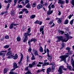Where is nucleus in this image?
Here are the masks:
<instances>
[{
    "mask_svg": "<svg viewBox=\"0 0 74 74\" xmlns=\"http://www.w3.org/2000/svg\"><path fill=\"white\" fill-rule=\"evenodd\" d=\"M69 56L67 55H64L63 56H60L59 58L60 59L61 58L60 60V61L62 62V61H64L65 63H66V58H67V57H69Z\"/></svg>",
    "mask_w": 74,
    "mask_h": 74,
    "instance_id": "nucleus-1",
    "label": "nucleus"
},
{
    "mask_svg": "<svg viewBox=\"0 0 74 74\" xmlns=\"http://www.w3.org/2000/svg\"><path fill=\"white\" fill-rule=\"evenodd\" d=\"M51 68L50 67H49L47 69V73L48 74H49V73H50L51 71Z\"/></svg>",
    "mask_w": 74,
    "mask_h": 74,
    "instance_id": "nucleus-11",
    "label": "nucleus"
},
{
    "mask_svg": "<svg viewBox=\"0 0 74 74\" xmlns=\"http://www.w3.org/2000/svg\"><path fill=\"white\" fill-rule=\"evenodd\" d=\"M22 60H20L19 62H18L19 65L20 66H22Z\"/></svg>",
    "mask_w": 74,
    "mask_h": 74,
    "instance_id": "nucleus-36",
    "label": "nucleus"
},
{
    "mask_svg": "<svg viewBox=\"0 0 74 74\" xmlns=\"http://www.w3.org/2000/svg\"><path fill=\"white\" fill-rule=\"evenodd\" d=\"M28 51L29 52H31L32 51V49L29 48L28 49Z\"/></svg>",
    "mask_w": 74,
    "mask_h": 74,
    "instance_id": "nucleus-64",
    "label": "nucleus"
},
{
    "mask_svg": "<svg viewBox=\"0 0 74 74\" xmlns=\"http://www.w3.org/2000/svg\"><path fill=\"white\" fill-rule=\"evenodd\" d=\"M71 64L72 65V66L73 67L72 70L73 71H74V60H73V57H71Z\"/></svg>",
    "mask_w": 74,
    "mask_h": 74,
    "instance_id": "nucleus-5",
    "label": "nucleus"
},
{
    "mask_svg": "<svg viewBox=\"0 0 74 74\" xmlns=\"http://www.w3.org/2000/svg\"><path fill=\"white\" fill-rule=\"evenodd\" d=\"M27 73H28V74H32V73H31V72H30V71H28Z\"/></svg>",
    "mask_w": 74,
    "mask_h": 74,
    "instance_id": "nucleus-54",
    "label": "nucleus"
},
{
    "mask_svg": "<svg viewBox=\"0 0 74 74\" xmlns=\"http://www.w3.org/2000/svg\"><path fill=\"white\" fill-rule=\"evenodd\" d=\"M43 1H42V0H41V2H40V4H43V6L44 5V4H43Z\"/></svg>",
    "mask_w": 74,
    "mask_h": 74,
    "instance_id": "nucleus-57",
    "label": "nucleus"
},
{
    "mask_svg": "<svg viewBox=\"0 0 74 74\" xmlns=\"http://www.w3.org/2000/svg\"><path fill=\"white\" fill-rule=\"evenodd\" d=\"M13 25H14V23H12L10 25L9 28L10 29H12L14 27V26H13Z\"/></svg>",
    "mask_w": 74,
    "mask_h": 74,
    "instance_id": "nucleus-19",
    "label": "nucleus"
},
{
    "mask_svg": "<svg viewBox=\"0 0 74 74\" xmlns=\"http://www.w3.org/2000/svg\"><path fill=\"white\" fill-rule=\"evenodd\" d=\"M28 31L27 32V33H30V31H31V29H30V28L28 29Z\"/></svg>",
    "mask_w": 74,
    "mask_h": 74,
    "instance_id": "nucleus-43",
    "label": "nucleus"
},
{
    "mask_svg": "<svg viewBox=\"0 0 74 74\" xmlns=\"http://www.w3.org/2000/svg\"><path fill=\"white\" fill-rule=\"evenodd\" d=\"M44 26H41L40 27V32H41L42 31H43V30H44Z\"/></svg>",
    "mask_w": 74,
    "mask_h": 74,
    "instance_id": "nucleus-14",
    "label": "nucleus"
},
{
    "mask_svg": "<svg viewBox=\"0 0 74 74\" xmlns=\"http://www.w3.org/2000/svg\"><path fill=\"white\" fill-rule=\"evenodd\" d=\"M11 15L12 16H13V15H14V10H12V11L10 12Z\"/></svg>",
    "mask_w": 74,
    "mask_h": 74,
    "instance_id": "nucleus-22",
    "label": "nucleus"
},
{
    "mask_svg": "<svg viewBox=\"0 0 74 74\" xmlns=\"http://www.w3.org/2000/svg\"><path fill=\"white\" fill-rule=\"evenodd\" d=\"M7 69L5 68L3 70V73L4 74H5V73H7Z\"/></svg>",
    "mask_w": 74,
    "mask_h": 74,
    "instance_id": "nucleus-29",
    "label": "nucleus"
},
{
    "mask_svg": "<svg viewBox=\"0 0 74 74\" xmlns=\"http://www.w3.org/2000/svg\"><path fill=\"white\" fill-rule=\"evenodd\" d=\"M14 54L11 53L10 55L8 57V59L11 58L12 57H13V56H14Z\"/></svg>",
    "mask_w": 74,
    "mask_h": 74,
    "instance_id": "nucleus-17",
    "label": "nucleus"
},
{
    "mask_svg": "<svg viewBox=\"0 0 74 74\" xmlns=\"http://www.w3.org/2000/svg\"><path fill=\"white\" fill-rule=\"evenodd\" d=\"M18 1V0H14V6L16 5V2L17 1Z\"/></svg>",
    "mask_w": 74,
    "mask_h": 74,
    "instance_id": "nucleus-35",
    "label": "nucleus"
},
{
    "mask_svg": "<svg viewBox=\"0 0 74 74\" xmlns=\"http://www.w3.org/2000/svg\"><path fill=\"white\" fill-rule=\"evenodd\" d=\"M18 67L17 66V64H16V63H13V68L16 69L18 68Z\"/></svg>",
    "mask_w": 74,
    "mask_h": 74,
    "instance_id": "nucleus-18",
    "label": "nucleus"
},
{
    "mask_svg": "<svg viewBox=\"0 0 74 74\" xmlns=\"http://www.w3.org/2000/svg\"><path fill=\"white\" fill-rule=\"evenodd\" d=\"M18 55L17 54H16L13 57V58L14 59H18Z\"/></svg>",
    "mask_w": 74,
    "mask_h": 74,
    "instance_id": "nucleus-15",
    "label": "nucleus"
},
{
    "mask_svg": "<svg viewBox=\"0 0 74 74\" xmlns=\"http://www.w3.org/2000/svg\"><path fill=\"white\" fill-rule=\"evenodd\" d=\"M62 18H59V19L57 21L58 23H59V24H60L62 22Z\"/></svg>",
    "mask_w": 74,
    "mask_h": 74,
    "instance_id": "nucleus-20",
    "label": "nucleus"
},
{
    "mask_svg": "<svg viewBox=\"0 0 74 74\" xmlns=\"http://www.w3.org/2000/svg\"><path fill=\"white\" fill-rule=\"evenodd\" d=\"M8 13V12H1V13L0 14V15H4V14H6Z\"/></svg>",
    "mask_w": 74,
    "mask_h": 74,
    "instance_id": "nucleus-26",
    "label": "nucleus"
},
{
    "mask_svg": "<svg viewBox=\"0 0 74 74\" xmlns=\"http://www.w3.org/2000/svg\"><path fill=\"white\" fill-rule=\"evenodd\" d=\"M68 23H69V20L67 19L64 21V24H65V25H67V24H68Z\"/></svg>",
    "mask_w": 74,
    "mask_h": 74,
    "instance_id": "nucleus-25",
    "label": "nucleus"
},
{
    "mask_svg": "<svg viewBox=\"0 0 74 74\" xmlns=\"http://www.w3.org/2000/svg\"><path fill=\"white\" fill-rule=\"evenodd\" d=\"M51 7L52 8H55V5L54 4L52 5H51Z\"/></svg>",
    "mask_w": 74,
    "mask_h": 74,
    "instance_id": "nucleus-53",
    "label": "nucleus"
},
{
    "mask_svg": "<svg viewBox=\"0 0 74 74\" xmlns=\"http://www.w3.org/2000/svg\"><path fill=\"white\" fill-rule=\"evenodd\" d=\"M31 54L32 55V56L31 58V59L32 60H35V59H36V58H35V57H34V56L33 54L32 53Z\"/></svg>",
    "mask_w": 74,
    "mask_h": 74,
    "instance_id": "nucleus-21",
    "label": "nucleus"
},
{
    "mask_svg": "<svg viewBox=\"0 0 74 74\" xmlns=\"http://www.w3.org/2000/svg\"><path fill=\"white\" fill-rule=\"evenodd\" d=\"M5 38L6 39H8L10 38V36L8 35H6L5 36Z\"/></svg>",
    "mask_w": 74,
    "mask_h": 74,
    "instance_id": "nucleus-46",
    "label": "nucleus"
},
{
    "mask_svg": "<svg viewBox=\"0 0 74 74\" xmlns=\"http://www.w3.org/2000/svg\"><path fill=\"white\" fill-rule=\"evenodd\" d=\"M21 3H22L24 5H26V3H25V2L23 1L21 2Z\"/></svg>",
    "mask_w": 74,
    "mask_h": 74,
    "instance_id": "nucleus-51",
    "label": "nucleus"
},
{
    "mask_svg": "<svg viewBox=\"0 0 74 74\" xmlns=\"http://www.w3.org/2000/svg\"><path fill=\"white\" fill-rule=\"evenodd\" d=\"M44 5L45 6H46V7H47V6H48V3H45Z\"/></svg>",
    "mask_w": 74,
    "mask_h": 74,
    "instance_id": "nucleus-58",
    "label": "nucleus"
},
{
    "mask_svg": "<svg viewBox=\"0 0 74 74\" xmlns=\"http://www.w3.org/2000/svg\"><path fill=\"white\" fill-rule=\"evenodd\" d=\"M29 58H30V57H29V56H27V62H28V60H29Z\"/></svg>",
    "mask_w": 74,
    "mask_h": 74,
    "instance_id": "nucleus-55",
    "label": "nucleus"
},
{
    "mask_svg": "<svg viewBox=\"0 0 74 74\" xmlns=\"http://www.w3.org/2000/svg\"><path fill=\"white\" fill-rule=\"evenodd\" d=\"M53 23V25H51V26L50 27H53L55 26V23H53V22L52 21H50L49 23V25H52Z\"/></svg>",
    "mask_w": 74,
    "mask_h": 74,
    "instance_id": "nucleus-16",
    "label": "nucleus"
},
{
    "mask_svg": "<svg viewBox=\"0 0 74 74\" xmlns=\"http://www.w3.org/2000/svg\"><path fill=\"white\" fill-rule=\"evenodd\" d=\"M71 49V48L69 47H67L66 48V50H68V52H69Z\"/></svg>",
    "mask_w": 74,
    "mask_h": 74,
    "instance_id": "nucleus-39",
    "label": "nucleus"
},
{
    "mask_svg": "<svg viewBox=\"0 0 74 74\" xmlns=\"http://www.w3.org/2000/svg\"><path fill=\"white\" fill-rule=\"evenodd\" d=\"M66 64L67 65V66H66L67 67L68 69H69L70 71H71V70H72V67H71V66H69V64H68V63H66Z\"/></svg>",
    "mask_w": 74,
    "mask_h": 74,
    "instance_id": "nucleus-10",
    "label": "nucleus"
},
{
    "mask_svg": "<svg viewBox=\"0 0 74 74\" xmlns=\"http://www.w3.org/2000/svg\"><path fill=\"white\" fill-rule=\"evenodd\" d=\"M39 51H40V52H43V49L42 48V47H40Z\"/></svg>",
    "mask_w": 74,
    "mask_h": 74,
    "instance_id": "nucleus-30",
    "label": "nucleus"
},
{
    "mask_svg": "<svg viewBox=\"0 0 74 74\" xmlns=\"http://www.w3.org/2000/svg\"><path fill=\"white\" fill-rule=\"evenodd\" d=\"M15 72L13 71H10L9 73V74H14Z\"/></svg>",
    "mask_w": 74,
    "mask_h": 74,
    "instance_id": "nucleus-48",
    "label": "nucleus"
},
{
    "mask_svg": "<svg viewBox=\"0 0 74 74\" xmlns=\"http://www.w3.org/2000/svg\"><path fill=\"white\" fill-rule=\"evenodd\" d=\"M32 35V34H29L28 33L26 32L24 34V36L25 37V38H27V36H30Z\"/></svg>",
    "mask_w": 74,
    "mask_h": 74,
    "instance_id": "nucleus-7",
    "label": "nucleus"
},
{
    "mask_svg": "<svg viewBox=\"0 0 74 74\" xmlns=\"http://www.w3.org/2000/svg\"><path fill=\"white\" fill-rule=\"evenodd\" d=\"M10 47V46L9 45H6L3 48H8L9 47Z\"/></svg>",
    "mask_w": 74,
    "mask_h": 74,
    "instance_id": "nucleus-38",
    "label": "nucleus"
},
{
    "mask_svg": "<svg viewBox=\"0 0 74 74\" xmlns=\"http://www.w3.org/2000/svg\"><path fill=\"white\" fill-rule=\"evenodd\" d=\"M64 68V66H61L59 68L58 71L59 72V74H62V73H63V70L62 68L63 69V70H65V71H66V70H67V68Z\"/></svg>",
    "mask_w": 74,
    "mask_h": 74,
    "instance_id": "nucleus-2",
    "label": "nucleus"
},
{
    "mask_svg": "<svg viewBox=\"0 0 74 74\" xmlns=\"http://www.w3.org/2000/svg\"><path fill=\"white\" fill-rule=\"evenodd\" d=\"M37 7L38 10H40V9L42 8V5L39 4L37 5Z\"/></svg>",
    "mask_w": 74,
    "mask_h": 74,
    "instance_id": "nucleus-9",
    "label": "nucleus"
},
{
    "mask_svg": "<svg viewBox=\"0 0 74 74\" xmlns=\"http://www.w3.org/2000/svg\"><path fill=\"white\" fill-rule=\"evenodd\" d=\"M72 53H73V51H71L68 52V53H66V54H68V55H71V54H72Z\"/></svg>",
    "mask_w": 74,
    "mask_h": 74,
    "instance_id": "nucleus-27",
    "label": "nucleus"
},
{
    "mask_svg": "<svg viewBox=\"0 0 74 74\" xmlns=\"http://www.w3.org/2000/svg\"><path fill=\"white\" fill-rule=\"evenodd\" d=\"M37 67H41V65L39 64H38L36 65Z\"/></svg>",
    "mask_w": 74,
    "mask_h": 74,
    "instance_id": "nucleus-61",
    "label": "nucleus"
},
{
    "mask_svg": "<svg viewBox=\"0 0 74 74\" xmlns=\"http://www.w3.org/2000/svg\"><path fill=\"white\" fill-rule=\"evenodd\" d=\"M34 54L35 56H38V52L36 50L35 52H34Z\"/></svg>",
    "mask_w": 74,
    "mask_h": 74,
    "instance_id": "nucleus-37",
    "label": "nucleus"
},
{
    "mask_svg": "<svg viewBox=\"0 0 74 74\" xmlns=\"http://www.w3.org/2000/svg\"><path fill=\"white\" fill-rule=\"evenodd\" d=\"M73 22H74V19H72L71 21L70 22V24H71L72 25H73Z\"/></svg>",
    "mask_w": 74,
    "mask_h": 74,
    "instance_id": "nucleus-45",
    "label": "nucleus"
},
{
    "mask_svg": "<svg viewBox=\"0 0 74 74\" xmlns=\"http://www.w3.org/2000/svg\"><path fill=\"white\" fill-rule=\"evenodd\" d=\"M27 9H24L22 10V11L23 12H25V11H27Z\"/></svg>",
    "mask_w": 74,
    "mask_h": 74,
    "instance_id": "nucleus-50",
    "label": "nucleus"
},
{
    "mask_svg": "<svg viewBox=\"0 0 74 74\" xmlns=\"http://www.w3.org/2000/svg\"><path fill=\"white\" fill-rule=\"evenodd\" d=\"M11 53H12V51H10L8 52L7 53L6 56H8V55H9V56L10 55Z\"/></svg>",
    "mask_w": 74,
    "mask_h": 74,
    "instance_id": "nucleus-32",
    "label": "nucleus"
},
{
    "mask_svg": "<svg viewBox=\"0 0 74 74\" xmlns=\"http://www.w3.org/2000/svg\"><path fill=\"white\" fill-rule=\"evenodd\" d=\"M71 17H72V15H70L68 16V18L69 19H71Z\"/></svg>",
    "mask_w": 74,
    "mask_h": 74,
    "instance_id": "nucleus-56",
    "label": "nucleus"
},
{
    "mask_svg": "<svg viewBox=\"0 0 74 74\" xmlns=\"http://www.w3.org/2000/svg\"><path fill=\"white\" fill-rule=\"evenodd\" d=\"M36 6V2H34L33 3L32 7L34 8V7H35Z\"/></svg>",
    "mask_w": 74,
    "mask_h": 74,
    "instance_id": "nucleus-34",
    "label": "nucleus"
},
{
    "mask_svg": "<svg viewBox=\"0 0 74 74\" xmlns=\"http://www.w3.org/2000/svg\"><path fill=\"white\" fill-rule=\"evenodd\" d=\"M27 38H25V39H24L23 41L24 42H25L26 41H27Z\"/></svg>",
    "mask_w": 74,
    "mask_h": 74,
    "instance_id": "nucleus-52",
    "label": "nucleus"
},
{
    "mask_svg": "<svg viewBox=\"0 0 74 74\" xmlns=\"http://www.w3.org/2000/svg\"><path fill=\"white\" fill-rule=\"evenodd\" d=\"M33 41H34V42H36V41H37V39H33Z\"/></svg>",
    "mask_w": 74,
    "mask_h": 74,
    "instance_id": "nucleus-60",
    "label": "nucleus"
},
{
    "mask_svg": "<svg viewBox=\"0 0 74 74\" xmlns=\"http://www.w3.org/2000/svg\"><path fill=\"white\" fill-rule=\"evenodd\" d=\"M49 62H45L44 63V64H43V65L44 66H48V65H49Z\"/></svg>",
    "mask_w": 74,
    "mask_h": 74,
    "instance_id": "nucleus-28",
    "label": "nucleus"
},
{
    "mask_svg": "<svg viewBox=\"0 0 74 74\" xmlns=\"http://www.w3.org/2000/svg\"><path fill=\"white\" fill-rule=\"evenodd\" d=\"M47 56L48 57V58L47 59L48 60H52V56H50L49 55V54L47 55Z\"/></svg>",
    "mask_w": 74,
    "mask_h": 74,
    "instance_id": "nucleus-12",
    "label": "nucleus"
},
{
    "mask_svg": "<svg viewBox=\"0 0 74 74\" xmlns=\"http://www.w3.org/2000/svg\"><path fill=\"white\" fill-rule=\"evenodd\" d=\"M65 3V1H60V3L61 4H63Z\"/></svg>",
    "mask_w": 74,
    "mask_h": 74,
    "instance_id": "nucleus-42",
    "label": "nucleus"
},
{
    "mask_svg": "<svg viewBox=\"0 0 74 74\" xmlns=\"http://www.w3.org/2000/svg\"><path fill=\"white\" fill-rule=\"evenodd\" d=\"M44 70H45V69H42L41 70H38L37 73H40V72H41V71H43V72H44Z\"/></svg>",
    "mask_w": 74,
    "mask_h": 74,
    "instance_id": "nucleus-23",
    "label": "nucleus"
},
{
    "mask_svg": "<svg viewBox=\"0 0 74 74\" xmlns=\"http://www.w3.org/2000/svg\"><path fill=\"white\" fill-rule=\"evenodd\" d=\"M56 66V65H53L52 67H51V69L53 70H55V67Z\"/></svg>",
    "mask_w": 74,
    "mask_h": 74,
    "instance_id": "nucleus-40",
    "label": "nucleus"
},
{
    "mask_svg": "<svg viewBox=\"0 0 74 74\" xmlns=\"http://www.w3.org/2000/svg\"><path fill=\"white\" fill-rule=\"evenodd\" d=\"M36 17V15H32L30 16V18L31 19H34Z\"/></svg>",
    "mask_w": 74,
    "mask_h": 74,
    "instance_id": "nucleus-24",
    "label": "nucleus"
},
{
    "mask_svg": "<svg viewBox=\"0 0 74 74\" xmlns=\"http://www.w3.org/2000/svg\"><path fill=\"white\" fill-rule=\"evenodd\" d=\"M58 38V41L59 42L60 40L62 41V42H67L68 41V40L67 39L66 40V39L63 38V36H59L57 37Z\"/></svg>",
    "mask_w": 74,
    "mask_h": 74,
    "instance_id": "nucleus-3",
    "label": "nucleus"
},
{
    "mask_svg": "<svg viewBox=\"0 0 74 74\" xmlns=\"http://www.w3.org/2000/svg\"><path fill=\"white\" fill-rule=\"evenodd\" d=\"M25 4H27V3H29V1L28 0H26L25 1Z\"/></svg>",
    "mask_w": 74,
    "mask_h": 74,
    "instance_id": "nucleus-49",
    "label": "nucleus"
},
{
    "mask_svg": "<svg viewBox=\"0 0 74 74\" xmlns=\"http://www.w3.org/2000/svg\"><path fill=\"white\" fill-rule=\"evenodd\" d=\"M34 23L35 24H39V25H42V21H39L37 20L34 22Z\"/></svg>",
    "mask_w": 74,
    "mask_h": 74,
    "instance_id": "nucleus-6",
    "label": "nucleus"
},
{
    "mask_svg": "<svg viewBox=\"0 0 74 74\" xmlns=\"http://www.w3.org/2000/svg\"><path fill=\"white\" fill-rule=\"evenodd\" d=\"M26 8H29V7H30V3H28L27 4V5L26 6Z\"/></svg>",
    "mask_w": 74,
    "mask_h": 74,
    "instance_id": "nucleus-33",
    "label": "nucleus"
},
{
    "mask_svg": "<svg viewBox=\"0 0 74 74\" xmlns=\"http://www.w3.org/2000/svg\"><path fill=\"white\" fill-rule=\"evenodd\" d=\"M71 3L72 5L74 6V0H72L71 2Z\"/></svg>",
    "mask_w": 74,
    "mask_h": 74,
    "instance_id": "nucleus-44",
    "label": "nucleus"
},
{
    "mask_svg": "<svg viewBox=\"0 0 74 74\" xmlns=\"http://www.w3.org/2000/svg\"><path fill=\"white\" fill-rule=\"evenodd\" d=\"M64 35L66 36V37L67 39V40H69L70 38H73L71 36H69L68 34H64Z\"/></svg>",
    "mask_w": 74,
    "mask_h": 74,
    "instance_id": "nucleus-8",
    "label": "nucleus"
},
{
    "mask_svg": "<svg viewBox=\"0 0 74 74\" xmlns=\"http://www.w3.org/2000/svg\"><path fill=\"white\" fill-rule=\"evenodd\" d=\"M22 15H20L19 16V18H20V19H22Z\"/></svg>",
    "mask_w": 74,
    "mask_h": 74,
    "instance_id": "nucleus-63",
    "label": "nucleus"
},
{
    "mask_svg": "<svg viewBox=\"0 0 74 74\" xmlns=\"http://www.w3.org/2000/svg\"><path fill=\"white\" fill-rule=\"evenodd\" d=\"M36 61H35L34 62H32V64H29V66L28 67L29 68H32V67H35V65L36 64Z\"/></svg>",
    "mask_w": 74,
    "mask_h": 74,
    "instance_id": "nucleus-4",
    "label": "nucleus"
},
{
    "mask_svg": "<svg viewBox=\"0 0 74 74\" xmlns=\"http://www.w3.org/2000/svg\"><path fill=\"white\" fill-rule=\"evenodd\" d=\"M10 3H8L7 5V7H6V10H8V8H10Z\"/></svg>",
    "mask_w": 74,
    "mask_h": 74,
    "instance_id": "nucleus-41",
    "label": "nucleus"
},
{
    "mask_svg": "<svg viewBox=\"0 0 74 74\" xmlns=\"http://www.w3.org/2000/svg\"><path fill=\"white\" fill-rule=\"evenodd\" d=\"M16 40L18 41H21V37H20V36H18Z\"/></svg>",
    "mask_w": 74,
    "mask_h": 74,
    "instance_id": "nucleus-31",
    "label": "nucleus"
},
{
    "mask_svg": "<svg viewBox=\"0 0 74 74\" xmlns=\"http://www.w3.org/2000/svg\"><path fill=\"white\" fill-rule=\"evenodd\" d=\"M8 3H11V2H12V0H8Z\"/></svg>",
    "mask_w": 74,
    "mask_h": 74,
    "instance_id": "nucleus-62",
    "label": "nucleus"
},
{
    "mask_svg": "<svg viewBox=\"0 0 74 74\" xmlns=\"http://www.w3.org/2000/svg\"><path fill=\"white\" fill-rule=\"evenodd\" d=\"M58 11L59 12V13L58 14V15H61V12H60V11H59V10H58Z\"/></svg>",
    "mask_w": 74,
    "mask_h": 74,
    "instance_id": "nucleus-59",
    "label": "nucleus"
},
{
    "mask_svg": "<svg viewBox=\"0 0 74 74\" xmlns=\"http://www.w3.org/2000/svg\"><path fill=\"white\" fill-rule=\"evenodd\" d=\"M47 55H49V49H47Z\"/></svg>",
    "mask_w": 74,
    "mask_h": 74,
    "instance_id": "nucleus-47",
    "label": "nucleus"
},
{
    "mask_svg": "<svg viewBox=\"0 0 74 74\" xmlns=\"http://www.w3.org/2000/svg\"><path fill=\"white\" fill-rule=\"evenodd\" d=\"M52 12H53V10L51 11L49 10L47 12V14L49 15H51V14Z\"/></svg>",
    "mask_w": 74,
    "mask_h": 74,
    "instance_id": "nucleus-13",
    "label": "nucleus"
}]
</instances>
